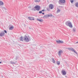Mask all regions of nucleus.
Wrapping results in <instances>:
<instances>
[{
    "mask_svg": "<svg viewBox=\"0 0 78 78\" xmlns=\"http://www.w3.org/2000/svg\"><path fill=\"white\" fill-rule=\"evenodd\" d=\"M5 36L4 32H2L0 34V36H1V37H2V36Z\"/></svg>",
    "mask_w": 78,
    "mask_h": 78,
    "instance_id": "obj_11",
    "label": "nucleus"
},
{
    "mask_svg": "<svg viewBox=\"0 0 78 78\" xmlns=\"http://www.w3.org/2000/svg\"><path fill=\"white\" fill-rule=\"evenodd\" d=\"M13 29H14V27H11L9 28V30H12Z\"/></svg>",
    "mask_w": 78,
    "mask_h": 78,
    "instance_id": "obj_15",
    "label": "nucleus"
},
{
    "mask_svg": "<svg viewBox=\"0 0 78 78\" xmlns=\"http://www.w3.org/2000/svg\"><path fill=\"white\" fill-rule=\"evenodd\" d=\"M16 62H17V61H16Z\"/></svg>",
    "mask_w": 78,
    "mask_h": 78,
    "instance_id": "obj_34",
    "label": "nucleus"
},
{
    "mask_svg": "<svg viewBox=\"0 0 78 78\" xmlns=\"http://www.w3.org/2000/svg\"><path fill=\"white\" fill-rule=\"evenodd\" d=\"M63 52V51H62V50H59L58 54V56H61V53H62Z\"/></svg>",
    "mask_w": 78,
    "mask_h": 78,
    "instance_id": "obj_6",
    "label": "nucleus"
},
{
    "mask_svg": "<svg viewBox=\"0 0 78 78\" xmlns=\"http://www.w3.org/2000/svg\"><path fill=\"white\" fill-rule=\"evenodd\" d=\"M76 44H78V41L76 42Z\"/></svg>",
    "mask_w": 78,
    "mask_h": 78,
    "instance_id": "obj_31",
    "label": "nucleus"
},
{
    "mask_svg": "<svg viewBox=\"0 0 78 78\" xmlns=\"http://www.w3.org/2000/svg\"><path fill=\"white\" fill-rule=\"evenodd\" d=\"M68 50H71V51H73V52H74L76 54H77V52H76V51H75L74 49H73V48H68Z\"/></svg>",
    "mask_w": 78,
    "mask_h": 78,
    "instance_id": "obj_5",
    "label": "nucleus"
},
{
    "mask_svg": "<svg viewBox=\"0 0 78 78\" xmlns=\"http://www.w3.org/2000/svg\"><path fill=\"white\" fill-rule=\"evenodd\" d=\"M75 31H76V29L75 28H73V31L74 32H75Z\"/></svg>",
    "mask_w": 78,
    "mask_h": 78,
    "instance_id": "obj_25",
    "label": "nucleus"
},
{
    "mask_svg": "<svg viewBox=\"0 0 78 78\" xmlns=\"http://www.w3.org/2000/svg\"><path fill=\"white\" fill-rule=\"evenodd\" d=\"M47 11H50V9H49V8H47Z\"/></svg>",
    "mask_w": 78,
    "mask_h": 78,
    "instance_id": "obj_27",
    "label": "nucleus"
},
{
    "mask_svg": "<svg viewBox=\"0 0 78 78\" xmlns=\"http://www.w3.org/2000/svg\"><path fill=\"white\" fill-rule=\"evenodd\" d=\"M62 75H66V72L64 70L62 71Z\"/></svg>",
    "mask_w": 78,
    "mask_h": 78,
    "instance_id": "obj_7",
    "label": "nucleus"
},
{
    "mask_svg": "<svg viewBox=\"0 0 78 78\" xmlns=\"http://www.w3.org/2000/svg\"><path fill=\"white\" fill-rule=\"evenodd\" d=\"M24 41H25V42H29V39L27 37V36H25L24 37Z\"/></svg>",
    "mask_w": 78,
    "mask_h": 78,
    "instance_id": "obj_2",
    "label": "nucleus"
},
{
    "mask_svg": "<svg viewBox=\"0 0 78 78\" xmlns=\"http://www.w3.org/2000/svg\"><path fill=\"white\" fill-rule=\"evenodd\" d=\"M2 62H0V64H2Z\"/></svg>",
    "mask_w": 78,
    "mask_h": 78,
    "instance_id": "obj_33",
    "label": "nucleus"
},
{
    "mask_svg": "<svg viewBox=\"0 0 78 78\" xmlns=\"http://www.w3.org/2000/svg\"><path fill=\"white\" fill-rule=\"evenodd\" d=\"M3 1H0V5L1 6H3Z\"/></svg>",
    "mask_w": 78,
    "mask_h": 78,
    "instance_id": "obj_12",
    "label": "nucleus"
},
{
    "mask_svg": "<svg viewBox=\"0 0 78 78\" xmlns=\"http://www.w3.org/2000/svg\"><path fill=\"white\" fill-rule=\"evenodd\" d=\"M57 64L58 65V66H59L60 65V62H59V61H57Z\"/></svg>",
    "mask_w": 78,
    "mask_h": 78,
    "instance_id": "obj_22",
    "label": "nucleus"
},
{
    "mask_svg": "<svg viewBox=\"0 0 78 78\" xmlns=\"http://www.w3.org/2000/svg\"><path fill=\"white\" fill-rule=\"evenodd\" d=\"M10 64H15L16 63L14 62H12V61H10Z\"/></svg>",
    "mask_w": 78,
    "mask_h": 78,
    "instance_id": "obj_21",
    "label": "nucleus"
},
{
    "mask_svg": "<svg viewBox=\"0 0 78 78\" xmlns=\"http://www.w3.org/2000/svg\"><path fill=\"white\" fill-rule=\"evenodd\" d=\"M49 7L50 9H52L53 7V5L51 4L49 6Z\"/></svg>",
    "mask_w": 78,
    "mask_h": 78,
    "instance_id": "obj_10",
    "label": "nucleus"
},
{
    "mask_svg": "<svg viewBox=\"0 0 78 78\" xmlns=\"http://www.w3.org/2000/svg\"><path fill=\"white\" fill-rule=\"evenodd\" d=\"M70 2L71 3H73V0H70Z\"/></svg>",
    "mask_w": 78,
    "mask_h": 78,
    "instance_id": "obj_24",
    "label": "nucleus"
},
{
    "mask_svg": "<svg viewBox=\"0 0 78 78\" xmlns=\"http://www.w3.org/2000/svg\"><path fill=\"white\" fill-rule=\"evenodd\" d=\"M28 19L30 20H34V18L33 17H28Z\"/></svg>",
    "mask_w": 78,
    "mask_h": 78,
    "instance_id": "obj_9",
    "label": "nucleus"
},
{
    "mask_svg": "<svg viewBox=\"0 0 78 78\" xmlns=\"http://www.w3.org/2000/svg\"><path fill=\"white\" fill-rule=\"evenodd\" d=\"M37 20L38 21H39V22H42V21H43V20L42 19L41 20L40 19H37Z\"/></svg>",
    "mask_w": 78,
    "mask_h": 78,
    "instance_id": "obj_13",
    "label": "nucleus"
},
{
    "mask_svg": "<svg viewBox=\"0 0 78 78\" xmlns=\"http://www.w3.org/2000/svg\"><path fill=\"white\" fill-rule=\"evenodd\" d=\"M66 77H67V76H66Z\"/></svg>",
    "mask_w": 78,
    "mask_h": 78,
    "instance_id": "obj_35",
    "label": "nucleus"
},
{
    "mask_svg": "<svg viewBox=\"0 0 78 78\" xmlns=\"http://www.w3.org/2000/svg\"><path fill=\"white\" fill-rule=\"evenodd\" d=\"M76 6L77 7V8H78V2H76L75 4Z\"/></svg>",
    "mask_w": 78,
    "mask_h": 78,
    "instance_id": "obj_20",
    "label": "nucleus"
},
{
    "mask_svg": "<svg viewBox=\"0 0 78 78\" xmlns=\"http://www.w3.org/2000/svg\"><path fill=\"white\" fill-rule=\"evenodd\" d=\"M44 11H45V10L44 9H43L41 10V11H42V12H44Z\"/></svg>",
    "mask_w": 78,
    "mask_h": 78,
    "instance_id": "obj_30",
    "label": "nucleus"
},
{
    "mask_svg": "<svg viewBox=\"0 0 78 78\" xmlns=\"http://www.w3.org/2000/svg\"><path fill=\"white\" fill-rule=\"evenodd\" d=\"M51 59L52 60V62L53 63H54V64L55 63V59L53 58H52Z\"/></svg>",
    "mask_w": 78,
    "mask_h": 78,
    "instance_id": "obj_16",
    "label": "nucleus"
},
{
    "mask_svg": "<svg viewBox=\"0 0 78 78\" xmlns=\"http://www.w3.org/2000/svg\"><path fill=\"white\" fill-rule=\"evenodd\" d=\"M34 2L36 3H39L40 2V0H35Z\"/></svg>",
    "mask_w": 78,
    "mask_h": 78,
    "instance_id": "obj_17",
    "label": "nucleus"
},
{
    "mask_svg": "<svg viewBox=\"0 0 78 78\" xmlns=\"http://www.w3.org/2000/svg\"><path fill=\"white\" fill-rule=\"evenodd\" d=\"M44 12H43L42 13V14H44Z\"/></svg>",
    "mask_w": 78,
    "mask_h": 78,
    "instance_id": "obj_32",
    "label": "nucleus"
},
{
    "mask_svg": "<svg viewBox=\"0 0 78 78\" xmlns=\"http://www.w3.org/2000/svg\"><path fill=\"white\" fill-rule=\"evenodd\" d=\"M4 32L5 33H6V34H7V31L6 30H4Z\"/></svg>",
    "mask_w": 78,
    "mask_h": 78,
    "instance_id": "obj_29",
    "label": "nucleus"
},
{
    "mask_svg": "<svg viewBox=\"0 0 78 78\" xmlns=\"http://www.w3.org/2000/svg\"><path fill=\"white\" fill-rule=\"evenodd\" d=\"M34 8L36 9L37 11H39L41 9V7L39 5H36L34 7Z\"/></svg>",
    "mask_w": 78,
    "mask_h": 78,
    "instance_id": "obj_4",
    "label": "nucleus"
},
{
    "mask_svg": "<svg viewBox=\"0 0 78 78\" xmlns=\"http://www.w3.org/2000/svg\"><path fill=\"white\" fill-rule=\"evenodd\" d=\"M48 17V15L47 14V15H45V16H44L43 17V18H44V17Z\"/></svg>",
    "mask_w": 78,
    "mask_h": 78,
    "instance_id": "obj_18",
    "label": "nucleus"
},
{
    "mask_svg": "<svg viewBox=\"0 0 78 78\" xmlns=\"http://www.w3.org/2000/svg\"><path fill=\"white\" fill-rule=\"evenodd\" d=\"M56 42H57V44H62L63 43V41H61L60 40H56Z\"/></svg>",
    "mask_w": 78,
    "mask_h": 78,
    "instance_id": "obj_8",
    "label": "nucleus"
},
{
    "mask_svg": "<svg viewBox=\"0 0 78 78\" xmlns=\"http://www.w3.org/2000/svg\"><path fill=\"white\" fill-rule=\"evenodd\" d=\"M66 24L68 27H69L70 28H73L72 23H71L70 21H66Z\"/></svg>",
    "mask_w": 78,
    "mask_h": 78,
    "instance_id": "obj_1",
    "label": "nucleus"
},
{
    "mask_svg": "<svg viewBox=\"0 0 78 78\" xmlns=\"http://www.w3.org/2000/svg\"><path fill=\"white\" fill-rule=\"evenodd\" d=\"M48 17H52V15L51 14H48Z\"/></svg>",
    "mask_w": 78,
    "mask_h": 78,
    "instance_id": "obj_23",
    "label": "nucleus"
},
{
    "mask_svg": "<svg viewBox=\"0 0 78 78\" xmlns=\"http://www.w3.org/2000/svg\"><path fill=\"white\" fill-rule=\"evenodd\" d=\"M42 10L40 11L39 12V14H41V13H42Z\"/></svg>",
    "mask_w": 78,
    "mask_h": 78,
    "instance_id": "obj_26",
    "label": "nucleus"
},
{
    "mask_svg": "<svg viewBox=\"0 0 78 78\" xmlns=\"http://www.w3.org/2000/svg\"><path fill=\"white\" fill-rule=\"evenodd\" d=\"M60 2H59V4L61 5H62L63 3H66V0H59Z\"/></svg>",
    "mask_w": 78,
    "mask_h": 78,
    "instance_id": "obj_3",
    "label": "nucleus"
},
{
    "mask_svg": "<svg viewBox=\"0 0 78 78\" xmlns=\"http://www.w3.org/2000/svg\"><path fill=\"white\" fill-rule=\"evenodd\" d=\"M61 12V10L59 9H58L57 12L58 13V12Z\"/></svg>",
    "mask_w": 78,
    "mask_h": 78,
    "instance_id": "obj_19",
    "label": "nucleus"
},
{
    "mask_svg": "<svg viewBox=\"0 0 78 78\" xmlns=\"http://www.w3.org/2000/svg\"><path fill=\"white\" fill-rule=\"evenodd\" d=\"M20 41H23V37L21 36L20 37Z\"/></svg>",
    "mask_w": 78,
    "mask_h": 78,
    "instance_id": "obj_14",
    "label": "nucleus"
},
{
    "mask_svg": "<svg viewBox=\"0 0 78 78\" xmlns=\"http://www.w3.org/2000/svg\"><path fill=\"white\" fill-rule=\"evenodd\" d=\"M31 10H32V11L33 10L34 11H36V10L34 9V8L32 9Z\"/></svg>",
    "mask_w": 78,
    "mask_h": 78,
    "instance_id": "obj_28",
    "label": "nucleus"
}]
</instances>
